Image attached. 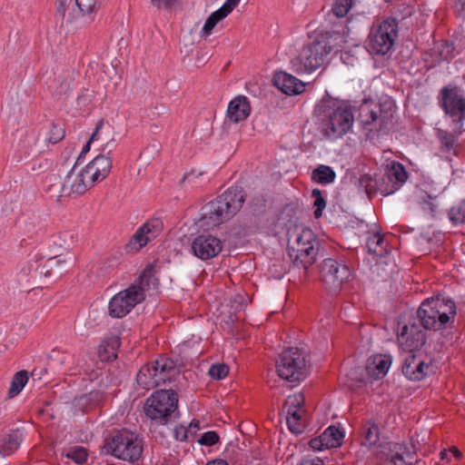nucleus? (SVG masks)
Listing matches in <instances>:
<instances>
[{"label":"nucleus","mask_w":465,"mask_h":465,"mask_svg":"<svg viewBox=\"0 0 465 465\" xmlns=\"http://www.w3.org/2000/svg\"><path fill=\"white\" fill-rule=\"evenodd\" d=\"M315 115L322 134L329 140L342 137L354 122L351 107L331 96H324L316 104Z\"/></svg>","instance_id":"obj_1"},{"label":"nucleus","mask_w":465,"mask_h":465,"mask_svg":"<svg viewBox=\"0 0 465 465\" xmlns=\"http://www.w3.org/2000/svg\"><path fill=\"white\" fill-rule=\"evenodd\" d=\"M246 193L240 186H232L203 206L199 227L210 230L230 220L242 207Z\"/></svg>","instance_id":"obj_2"},{"label":"nucleus","mask_w":465,"mask_h":465,"mask_svg":"<svg viewBox=\"0 0 465 465\" xmlns=\"http://www.w3.org/2000/svg\"><path fill=\"white\" fill-rule=\"evenodd\" d=\"M342 41V35L337 32L321 35L305 45L292 63L297 72H313L323 65L328 54L339 51L338 45L341 46L339 44Z\"/></svg>","instance_id":"obj_3"},{"label":"nucleus","mask_w":465,"mask_h":465,"mask_svg":"<svg viewBox=\"0 0 465 465\" xmlns=\"http://www.w3.org/2000/svg\"><path fill=\"white\" fill-rule=\"evenodd\" d=\"M455 314V302L449 298L440 296L425 300L417 311L420 325L426 330L434 331L445 327Z\"/></svg>","instance_id":"obj_4"},{"label":"nucleus","mask_w":465,"mask_h":465,"mask_svg":"<svg viewBox=\"0 0 465 465\" xmlns=\"http://www.w3.org/2000/svg\"><path fill=\"white\" fill-rule=\"evenodd\" d=\"M319 250L320 242L310 229H303L288 244V254L293 265L305 271L316 262Z\"/></svg>","instance_id":"obj_5"},{"label":"nucleus","mask_w":465,"mask_h":465,"mask_svg":"<svg viewBox=\"0 0 465 465\" xmlns=\"http://www.w3.org/2000/svg\"><path fill=\"white\" fill-rule=\"evenodd\" d=\"M178 395L171 390L154 391L144 405L145 415L161 425H165L172 418L178 416Z\"/></svg>","instance_id":"obj_6"},{"label":"nucleus","mask_w":465,"mask_h":465,"mask_svg":"<svg viewBox=\"0 0 465 465\" xmlns=\"http://www.w3.org/2000/svg\"><path fill=\"white\" fill-rule=\"evenodd\" d=\"M179 373L175 362L160 357L151 365H143L137 373L136 381L144 390H151L166 381H171Z\"/></svg>","instance_id":"obj_7"},{"label":"nucleus","mask_w":465,"mask_h":465,"mask_svg":"<svg viewBox=\"0 0 465 465\" xmlns=\"http://www.w3.org/2000/svg\"><path fill=\"white\" fill-rule=\"evenodd\" d=\"M276 371L280 378L290 382L303 381L309 367L303 351L298 348H289L282 352L276 361Z\"/></svg>","instance_id":"obj_8"},{"label":"nucleus","mask_w":465,"mask_h":465,"mask_svg":"<svg viewBox=\"0 0 465 465\" xmlns=\"http://www.w3.org/2000/svg\"><path fill=\"white\" fill-rule=\"evenodd\" d=\"M384 105L381 104L361 105L358 121L364 130L373 134L388 130L389 125L392 123L393 112L391 106L383 109Z\"/></svg>","instance_id":"obj_9"},{"label":"nucleus","mask_w":465,"mask_h":465,"mask_svg":"<svg viewBox=\"0 0 465 465\" xmlns=\"http://www.w3.org/2000/svg\"><path fill=\"white\" fill-rule=\"evenodd\" d=\"M415 448L399 442H384L377 447L375 458L378 465H413L415 459Z\"/></svg>","instance_id":"obj_10"},{"label":"nucleus","mask_w":465,"mask_h":465,"mask_svg":"<svg viewBox=\"0 0 465 465\" xmlns=\"http://www.w3.org/2000/svg\"><path fill=\"white\" fill-rule=\"evenodd\" d=\"M398 35V22L387 18L378 25H373L369 35L370 48L376 54L384 55L392 48Z\"/></svg>","instance_id":"obj_11"},{"label":"nucleus","mask_w":465,"mask_h":465,"mask_svg":"<svg viewBox=\"0 0 465 465\" xmlns=\"http://www.w3.org/2000/svg\"><path fill=\"white\" fill-rule=\"evenodd\" d=\"M144 299L143 288L140 285L132 284L111 299L108 306L109 315L113 318H123Z\"/></svg>","instance_id":"obj_12"},{"label":"nucleus","mask_w":465,"mask_h":465,"mask_svg":"<svg viewBox=\"0 0 465 465\" xmlns=\"http://www.w3.org/2000/svg\"><path fill=\"white\" fill-rule=\"evenodd\" d=\"M108 447L114 456L132 462L139 460L143 452L137 436L125 430L113 436Z\"/></svg>","instance_id":"obj_13"},{"label":"nucleus","mask_w":465,"mask_h":465,"mask_svg":"<svg viewBox=\"0 0 465 465\" xmlns=\"http://www.w3.org/2000/svg\"><path fill=\"white\" fill-rule=\"evenodd\" d=\"M320 273L325 287L330 292H336L340 290L342 283L351 276V269L344 263L328 258L322 262Z\"/></svg>","instance_id":"obj_14"},{"label":"nucleus","mask_w":465,"mask_h":465,"mask_svg":"<svg viewBox=\"0 0 465 465\" xmlns=\"http://www.w3.org/2000/svg\"><path fill=\"white\" fill-rule=\"evenodd\" d=\"M440 94L442 108L452 118L455 130L459 132L463 128V121L465 119V99L460 91L456 87H444Z\"/></svg>","instance_id":"obj_15"},{"label":"nucleus","mask_w":465,"mask_h":465,"mask_svg":"<svg viewBox=\"0 0 465 465\" xmlns=\"http://www.w3.org/2000/svg\"><path fill=\"white\" fill-rule=\"evenodd\" d=\"M60 184L61 195L69 196L71 194H82L85 193L94 183L89 174H87L85 167L79 169L77 163H75Z\"/></svg>","instance_id":"obj_16"},{"label":"nucleus","mask_w":465,"mask_h":465,"mask_svg":"<svg viewBox=\"0 0 465 465\" xmlns=\"http://www.w3.org/2000/svg\"><path fill=\"white\" fill-rule=\"evenodd\" d=\"M163 230V222L158 219H151L137 229L125 245L127 252H138L149 242L156 238Z\"/></svg>","instance_id":"obj_17"},{"label":"nucleus","mask_w":465,"mask_h":465,"mask_svg":"<svg viewBox=\"0 0 465 465\" xmlns=\"http://www.w3.org/2000/svg\"><path fill=\"white\" fill-rule=\"evenodd\" d=\"M402 373L411 381H421L433 372L432 361H425L421 354L408 352L403 358Z\"/></svg>","instance_id":"obj_18"},{"label":"nucleus","mask_w":465,"mask_h":465,"mask_svg":"<svg viewBox=\"0 0 465 465\" xmlns=\"http://www.w3.org/2000/svg\"><path fill=\"white\" fill-rule=\"evenodd\" d=\"M223 249L219 238L212 234H201L193 239L191 250L197 258L207 261L217 256Z\"/></svg>","instance_id":"obj_19"},{"label":"nucleus","mask_w":465,"mask_h":465,"mask_svg":"<svg viewBox=\"0 0 465 465\" xmlns=\"http://www.w3.org/2000/svg\"><path fill=\"white\" fill-rule=\"evenodd\" d=\"M398 341L409 352L420 350L426 342V333L416 323L404 325L398 333Z\"/></svg>","instance_id":"obj_20"},{"label":"nucleus","mask_w":465,"mask_h":465,"mask_svg":"<svg viewBox=\"0 0 465 465\" xmlns=\"http://www.w3.org/2000/svg\"><path fill=\"white\" fill-rule=\"evenodd\" d=\"M274 85L288 95L300 94L304 91V84L295 76L284 72L277 73L273 77Z\"/></svg>","instance_id":"obj_21"},{"label":"nucleus","mask_w":465,"mask_h":465,"mask_svg":"<svg viewBox=\"0 0 465 465\" xmlns=\"http://www.w3.org/2000/svg\"><path fill=\"white\" fill-rule=\"evenodd\" d=\"M111 168V158L104 154L97 155L85 166L87 174H89L94 183L104 180L109 174Z\"/></svg>","instance_id":"obj_22"},{"label":"nucleus","mask_w":465,"mask_h":465,"mask_svg":"<svg viewBox=\"0 0 465 465\" xmlns=\"http://www.w3.org/2000/svg\"><path fill=\"white\" fill-rule=\"evenodd\" d=\"M251 113V105L247 97L240 95L232 100L228 105L227 117L234 123L245 120Z\"/></svg>","instance_id":"obj_23"},{"label":"nucleus","mask_w":465,"mask_h":465,"mask_svg":"<svg viewBox=\"0 0 465 465\" xmlns=\"http://www.w3.org/2000/svg\"><path fill=\"white\" fill-rule=\"evenodd\" d=\"M391 364V357L387 354L373 355L368 359L366 371L371 378L378 380L383 377Z\"/></svg>","instance_id":"obj_24"},{"label":"nucleus","mask_w":465,"mask_h":465,"mask_svg":"<svg viewBox=\"0 0 465 465\" xmlns=\"http://www.w3.org/2000/svg\"><path fill=\"white\" fill-rule=\"evenodd\" d=\"M21 437L18 432H12L0 439V456H9L20 446Z\"/></svg>","instance_id":"obj_25"},{"label":"nucleus","mask_w":465,"mask_h":465,"mask_svg":"<svg viewBox=\"0 0 465 465\" xmlns=\"http://www.w3.org/2000/svg\"><path fill=\"white\" fill-rule=\"evenodd\" d=\"M367 248L370 253L376 256H383L387 253L388 242L384 236L379 232L372 234L367 240Z\"/></svg>","instance_id":"obj_26"},{"label":"nucleus","mask_w":465,"mask_h":465,"mask_svg":"<svg viewBox=\"0 0 465 465\" xmlns=\"http://www.w3.org/2000/svg\"><path fill=\"white\" fill-rule=\"evenodd\" d=\"M326 449L337 448L341 445L344 433L335 426L328 427L322 433Z\"/></svg>","instance_id":"obj_27"},{"label":"nucleus","mask_w":465,"mask_h":465,"mask_svg":"<svg viewBox=\"0 0 465 465\" xmlns=\"http://www.w3.org/2000/svg\"><path fill=\"white\" fill-rule=\"evenodd\" d=\"M462 129L463 128H461L459 132L456 131L455 124H453L450 132L438 129L437 137L439 138L441 146L445 151H450L454 147L457 138L461 134Z\"/></svg>","instance_id":"obj_28"},{"label":"nucleus","mask_w":465,"mask_h":465,"mask_svg":"<svg viewBox=\"0 0 465 465\" xmlns=\"http://www.w3.org/2000/svg\"><path fill=\"white\" fill-rule=\"evenodd\" d=\"M363 446H373L380 439V430L378 425L372 420H368L362 428Z\"/></svg>","instance_id":"obj_29"},{"label":"nucleus","mask_w":465,"mask_h":465,"mask_svg":"<svg viewBox=\"0 0 465 465\" xmlns=\"http://www.w3.org/2000/svg\"><path fill=\"white\" fill-rule=\"evenodd\" d=\"M104 120H100L97 124H96V127H95V130L94 132L92 134L89 141L86 143V144L83 147V150H82V154L83 153H86L89 150H90V144L91 143H93L94 141H96L100 138V134H103L104 135V139L106 140V143H105V146L109 145L111 143H114V137L112 136L110 137L111 134H110V131H104Z\"/></svg>","instance_id":"obj_30"},{"label":"nucleus","mask_w":465,"mask_h":465,"mask_svg":"<svg viewBox=\"0 0 465 465\" xmlns=\"http://www.w3.org/2000/svg\"><path fill=\"white\" fill-rule=\"evenodd\" d=\"M335 176V172L330 166L320 165L312 171V180L319 183L326 184L332 183Z\"/></svg>","instance_id":"obj_31"},{"label":"nucleus","mask_w":465,"mask_h":465,"mask_svg":"<svg viewBox=\"0 0 465 465\" xmlns=\"http://www.w3.org/2000/svg\"><path fill=\"white\" fill-rule=\"evenodd\" d=\"M27 381L28 374L26 371H20L16 372L11 381L10 388L8 390V398L12 399L19 394L25 386Z\"/></svg>","instance_id":"obj_32"},{"label":"nucleus","mask_w":465,"mask_h":465,"mask_svg":"<svg viewBox=\"0 0 465 465\" xmlns=\"http://www.w3.org/2000/svg\"><path fill=\"white\" fill-rule=\"evenodd\" d=\"M449 219L454 225L465 223V199L459 201L450 209Z\"/></svg>","instance_id":"obj_33"},{"label":"nucleus","mask_w":465,"mask_h":465,"mask_svg":"<svg viewBox=\"0 0 465 465\" xmlns=\"http://www.w3.org/2000/svg\"><path fill=\"white\" fill-rule=\"evenodd\" d=\"M385 175L389 181L395 180L399 183H404L408 178L404 166L397 162L391 163Z\"/></svg>","instance_id":"obj_34"},{"label":"nucleus","mask_w":465,"mask_h":465,"mask_svg":"<svg viewBox=\"0 0 465 465\" xmlns=\"http://www.w3.org/2000/svg\"><path fill=\"white\" fill-rule=\"evenodd\" d=\"M304 402V397L302 394H294L288 396L284 405L283 411L286 414H294L297 411H300L302 404Z\"/></svg>","instance_id":"obj_35"},{"label":"nucleus","mask_w":465,"mask_h":465,"mask_svg":"<svg viewBox=\"0 0 465 465\" xmlns=\"http://www.w3.org/2000/svg\"><path fill=\"white\" fill-rule=\"evenodd\" d=\"M64 455L66 458L73 460L75 463L83 464L87 460L88 452L84 447L74 446L70 447Z\"/></svg>","instance_id":"obj_36"},{"label":"nucleus","mask_w":465,"mask_h":465,"mask_svg":"<svg viewBox=\"0 0 465 465\" xmlns=\"http://www.w3.org/2000/svg\"><path fill=\"white\" fill-rule=\"evenodd\" d=\"M75 4L83 15L96 13L101 8L100 0H75Z\"/></svg>","instance_id":"obj_37"},{"label":"nucleus","mask_w":465,"mask_h":465,"mask_svg":"<svg viewBox=\"0 0 465 465\" xmlns=\"http://www.w3.org/2000/svg\"><path fill=\"white\" fill-rule=\"evenodd\" d=\"M223 19H224V18L223 17V15H221V14L217 10L214 11L213 13H212L211 15L205 21V23L202 28V31H201L202 36L206 37V36L210 35L212 34L213 29L215 27V25Z\"/></svg>","instance_id":"obj_38"},{"label":"nucleus","mask_w":465,"mask_h":465,"mask_svg":"<svg viewBox=\"0 0 465 465\" xmlns=\"http://www.w3.org/2000/svg\"><path fill=\"white\" fill-rule=\"evenodd\" d=\"M286 420L288 428L292 433L300 434L302 432L303 425L300 411H297L294 414H288L286 416Z\"/></svg>","instance_id":"obj_39"},{"label":"nucleus","mask_w":465,"mask_h":465,"mask_svg":"<svg viewBox=\"0 0 465 465\" xmlns=\"http://www.w3.org/2000/svg\"><path fill=\"white\" fill-rule=\"evenodd\" d=\"M359 187L363 189L365 193L371 197L377 190V182L369 174H363L359 179Z\"/></svg>","instance_id":"obj_40"},{"label":"nucleus","mask_w":465,"mask_h":465,"mask_svg":"<svg viewBox=\"0 0 465 465\" xmlns=\"http://www.w3.org/2000/svg\"><path fill=\"white\" fill-rule=\"evenodd\" d=\"M352 0H334L332 12L337 17H344L351 7Z\"/></svg>","instance_id":"obj_41"},{"label":"nucleus","mask_w":465,"mask_h":465,"mask_svg":"<svg viewBox=\"0 0 465 465\" xmlns=\"http://www.w3.org/2000/svg\"><path fill=\"white\" fill-rule=\"evenodd\" d=\"M208 373L214 380H222L228 375L229 367L224 363L213 364Z\"/></svg>","instance_id":"obj_42"},{"label":"nucleus","mask_w":465,"mask_h":465,"mask_svg":"<svg viewBox=\"0 0 465 465\" xmlns=\"http://www.w3.org/2000/svg\"><path fill=\"white\" fill-rule=\"evenodd\" d=\"M71 81L67 78L58 76L55 80V84L53 86L54 94L56 96H62L70 90Z\"/></svg>","instance_id":"obj_43"},{"label":"nucleus","mask_w":465,"mask_h":465,"mask_svg":"<svg viewBox=\"0 0 465 465\" xmlns=\"http://www.w3.org/2000/svg\"><path fill=\"white\" fill-rule=\"evenodd\" d=\"M312 196L314 198V206L316 207L314 217L318 219L322 215V210L325 208L326 203L319 189H313Z\"/></svg>","instance_id":"obj_44"},{"label":"nucleus","mask_w":465,"mask_h":465,"mask_svg":"<svg viewBox=\"0 0 465 465\" xmlns=\"http://www.w3.org/2000/svg\"><path fill=\"white\" fill-rule=\"evenodd\" d=\"M64 137V128L59 124H54L52 125V128L49 132V135L47 137L48 142L54 144V143H57L59 141H61Z\"/></svg>","instance_id":"obj_45"},{"label":"nucleus","mask_w":465,"mask_h":465,"mask_svg":"<svg viewBox=\"0 0 465 465\" xmlns=\"http://www.w3.org/2000/svg\"><path fill=\"white\" fill-rule=\"evenodd\" d=\"M94 99V92L84 90L78 95L76 103L80 110H85Z\"/></svg>","instance_id":"obj_46"},{"label":"nucleus","mask_w":465,"mask_h":465,"mask_svg":"<svg viewBox=\"0 0 465 465\" xmlns=\"http://www.w3.org/2000/svg\"><path fill=\"white\" fill-rule=\"evenodd\" d=\"M219 441V436L215 431H207L198 440L201 445L213 446Z\"/></svg>","instance_id":"obj_47"},{"label":"nucleus","mask_w":465,"mask_h":465,"mask_svg":"<svg viewBox=\"0 0 465 465\" xmlns=\"http://www.w3.org/2000/svg\"><path fill=\"white\" fill-rule=\"evenodd\" d=\"M240 3V0H226L221 8L217 11L225 18Z\"/></svg>","instance_id":"obj_48"},{"label":"nucleus","mask_w":465,"mask_h":465,"mask_svg":"<svg viewBox=\"0 0 465 465\" xmlns=\"http://www.w3.org/2000/svg\"><path fill=\"white\" fill-rule=\"evenodd\" d=\"M189 433L190 430L183 425L176 426L174 428V438L177 440L186 441L188 440Z\"/></svg>","instance_id":"obj_49"},{"label":"nucleus","mask_w":465,"mask_h":465,"mask_svg":"<svg viewBox=\"0 0 465 465\" xmlns=\"http://www.w3.org/2000/svg\"><path fill=\"white\" fill-rule=\"evenodd\" d=\"M179 0H151L153 5L157 8L171 9Z\"/></svg>","instance_id":"obj_50"},{"label":"nucleus","mask_w":465,"mask_h":465,"mask_svg":"<svg viewBox=\"0 0 465 465\" xmlns=\"http://www.w3.org/2000/svg\"><path fill=\"white\" fill-rule=\"evenodd\" d=\"M309 446L315 450H322L325 448L322 436L313 438L309 441Z\"/></svg>","instance_id":"obj_51"},{"label":"nucleus","mask_w":465,"mask_h":465,"mask_svg":"<svg viewBox=\"0 0 465 465\" xmlns=\"http://www.w3.org/2000/svg\"><path fill=\"white\" fill-rule=\"evenodd\" d=\"M71 0H57V13L64 18Z\"/></svg>","instance_id":"obj_52"},{"label":"nucleus","mask_w":465,"mask_h":465,"mask_svg":"<svg viewBox=\"0 0 465 465\" xmlns=\"http://www.w3.org/2000/svg\"><path fill=\"white\" fill-rule=\"evenodd\" d=\"M430 199V196H429ZM421 207L424 211H428L432 216L435 215L437 212V205H435L430 200H424L421 203Z\"/></svg>","instance_id":"obj_53"},{"label":"nucleus","mask_w":465,"mask_h":465,"mask_svg":"<svg viewBox=\"0 0 465 465\" xmlns=\"http://www.w3.org/2000/svg\"><path fill=\"white\" fill-rule=\"evenodd\" d=\"M204 173H196L194 171H192L188 173H185L182 182H184L188 180L189 182H192L193 183H198L197 179L203 176Z\"/></svg>","instance_id":"obj_54"},{"label":"nucleus","mask_w":465,"mask_h":465,"mask_svg":"<svg viewBox=\"0 0 465 465\" xmlns=\"http://www.w3.org/2000/svg\"><path fill=\"white\" fill-rule=\"evenodd\" d=\"M454 10L460 17L465 18V0H457Z\"/></svg>","instance_id":"obj_55"},{"label":"nucleus","mask_w":465,"mask_h":465,"mask_svg":"<svg viewBox=\"0 0 465 465\" xmlns=\"http://www.w3.org/2000/svg\"><path fill=\"white\" fill-rule=\"evenodd\" d=\"M299 465H323V461L319 459H305Z\"/></svg>","instance_id":"obj_56"},{"label":"nucleus","mask_w":465,"mask_h":465,"mask_svg":"<svg viewBox=\"0 0 465 465\" xmlns=\"http://www.w3.org/2000/svg\"><path fill=\"white\" fill-rule=\"evenodd\" d=\"M189 430H190V434H194L196 433V430L200 429V423L198 420H193L190 425H189V428H187Z\"/></svg>","instance_id":"obj_57"},{"label":"nucleus","mask_w":465,"mask_h":465,"mask_svg":"<svg viewBox=\"0 0 465 465\" xmlns=\"http://www.w3.org/2000/svg\"><path fill=\"white\" fill-rule=\"evenodd\" d=\"M108 346H111L112 350H115L116 348H118L120 346V341L118 338L116 337H114L112 338L109 342H108Z\"/></svg>","instance_id":"obj_58"},{"label":"nucleus","mask_w":465,"mask_h":465,"mask_svg":"<svg viewBox=\"0 0 465 465\" xmlns=\"http://www.w3.org/2000/svg\"><path fill=\"white\" fill-rule=\"evenodd\" d=\"M206 465H229L227 461L222 459L213 460L212 461L207 462Z\"/></svg>","instance_id":"obj_59"},{"label":"nucleus","mask_w":465,"mask_h":465,"mask_svg":"<svg viewBox=\"0 0 465 465\" xmlns=\"http://www.w3.org/2000/svg\"><path fill=\"white\" fill-rule=\"evenodd\" d=\"M64 261L61 260V259H57V258H51L49 259L48 261V266L49 267H52L53 265H59L61 264L62 262H64Z\"/></svg>","instance_id":"obj_60"},{"label":"nucleus","mask_w":465,"mask_h":465,"mask_svg":"<svg viewBox=\"0 0 465 465\" xmlns=\"http://www.w3.org/2000/svg\"><path fill=\"white\" fill-rule=\"evenodd\" d=\"M89 397L90 400L99 401L102 399V394L99 391H91Z\"/></svg>","instance_id":"obj_61"},{"label":"nucleus","mask_w":465,"mask_h":465,"mask_svg":"<svg viewBox=\"0 0 465 465\" xmlns=\"http://www.w3.org/2000/svg\"><path fill=\"white\" fill-rule=\"evenodd\" d=\"M440 455V459L442 460H448V453L446 452V450L441 451Z\"/></svg>","instance_id":"obj_62"},{"label":"nucleus","mask_w":465,"mask_h":465,"mask_svg":"<svg viewBox=\"0 0 465 465\" xmlns=\"http://www.w3.org/2000/svg\"><path fill=\"white\" fill-rule=\"evenodd\" d=\"M31 272V269L28 268V269H25V268H23L22 269V272L25 274V275H28Z\"/></svg>","instance_id":"obj_63"},{"label":"nucleus","mask_w":465,"mask_h":465,"mask_svg":"<svg viewBox=\"0 0 465 465\" xmlns=\"http://www.w3.org/2000/svg\"><path fill=\"white\" fill-rule=\"evenodd\" d=\"M452 452H453V454H454L457 458H459V457L460 456V452L457 449H454V450H452Z\"/></svg>","instance_id":"obj_64"}]
</instances>
